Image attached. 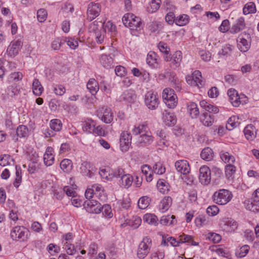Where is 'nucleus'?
<instances>
[{
    "label": "nucleus",
    "instance_id": "obj_1",
    "mask_svg": "<svg viewBox=\"0 0 259 259\" xmlns=\"http://www.w3.org/2000/svg\"><path fill=\"white\" fill-rule=\"evenodd\" d=\"M122 22L124 25L129 28L134 34V31H139L142 28L141 18L132 13H127L122 17Z\"/></svg>",
    "mask_w": 259,
    "mask_h": 259
},
{
    "label": "nucleus",
    "instance_id": "obj_2",
    "mask_svg": "<svg viewBox=\"0 0 259 259\" xmlns=\"http://www.w3.org/2000/svg\"><path fill=\"white\" fill-rule=\"evenodd\" d=\"M84 195L87 199H91L94 196L101 201H105L107 199V195L105 192L103 187L99 184H94L91 187H89L85 191Z\"/></svg>",
    "mask_w": 259,
    "mask_h": 259
},
{
    "label": "nucleus",
    "instance_id": "obj_3",
    "mask_svg": "<svg viewBox=\"0 0 259 259\" xmlns=\"http://www.w3.org/2000/svg\"><path fill=\"white\" fill-rule=\"evenodd\" d=\"M168 242H169L171 246L175 247L179 246L180 244L183 243H188L189 244H191L193 246H197L198 245V243L194 241L191 236L185 235L184 234L180 235L178 239H176L172 237H168L167 238H163L161 244L166 245H167Z\"/></svg>",
    "mask_w": 259,
    "mask_h": 259
},
{
    "label": "nucleus",
    "instance_id": "obj_4",
    "mask_svg": "<svg viewBox=\"0 0 259 259\" xmlns=\"http://www.w3.org/2000/svg\"><path fill=\"white\" fill-rule=\"evenodd\" d=\"M232 192L226 189H220L213 195V201L219 205H225L232 199Z\"/></svg>",
    "mask_w": 259,
    "mask_h": 259
},
{
    "label": "nucleus",
    "instance_id": "obj_5",
    "mask_svg": "<svg viewBox=\"0 0 259 259\" xmlns=\"http://www.w3.org/2000/svg\"><path fill=\"white\" fill-rule=\"evenodd\" d=\"M145 106L150 110H154L157 108L159 104V97L157 93L149 91L144 96Z\"/></svg>",
    "mask_w": 259,
    "mask_h": 259
},
{
    "label": "nucleus",
    "instance_id": "obj_6",
    "mask_svg": "<svg viewBox=\"0 0 259 259\" xmlns=\"http://www.w3.org/2000/svg\"><path fill=\"white\" fill-rule=\"evenodd\" d=\"M30 235L29 230L25 227L17 226L12 228L10 232V236L13 240H20L25 241Z\"/></svg>",
    "mask_w": 259,
    "mask_h": 259
},
{
    "label": "nucleus",
    "instance_id": "obj_7",
    "mask_svg": "<svg viewBox=\"0 0 259 259\" xmlns=\"http://www.w3.org/2000/svg\"><path fill=\"white\" fill-rule=\"evenodd\" d=\"M162 99L167 107L175 108L178 104V98L174 91L169 88L165 89L162 92Z\"/></svg>",
    "mask_w": 259,
    "mask_h": 259
},
{
    "label": "nucleus",
    "instance_id": "obj_8",
    "mask_svg": "<svg viewBox=\"0 0 259 259\" xmlns=\"http://www.w3.org/2000/svg\"><path fill=\"white\" fill-rule=\"evenodd\" d=\"M151 245V239L148 236L144 237L138 246L137 256L139 258L144 259L149 253Z\"/></svg>",
    "mask_w": 259,
    "mask_h": 259
},
{
    "label": "nucleus",
    "instance_id": "obj_9",
    "mask_svg": "<svg viewBox=\"0 0 259 259\" xmlns=\"http://www.w3.org/2000/svg\"><path fill=\"white\" fill-rule=\"evenodd\" d=\"M229 100L234 107H238L240 104H246L248 99L244 95L239 96L236 90L234 89H230L227 92Z\"/></svg>",
    "mask_w": 259,
    "mask_h": 259
},
{
    "label": "nucleus",
    "instance_id": "obj_10",
    "mask_svg": "<svg viewBox=\"0 0 259 259\" xmlns=\"http://www.w3.org/2000/svg\"><path fill=\"white\" fill-rule=\"evenodd\" d=\"M237 47L242 52H246L250 48L251 38L249 33L240 34L237 38Z\"/></svg>",
    "mask_w": 259,
    "mask_h": 259
},
{
    "label": "nucleus",
    "instance_id": "obj_11",
    "mask_svg": "<svg viewBox=\"0 0 259 259\" xmlns=\"http://www.w3.org/2000/svg\"><path fill=\"white\" fill-rule=\"evenodd\" d=\"M97 114L98 117L106 123H111L114 118L113 112L107 106L99 109L97 111Z\"/></svg>",
    "mask_w": 259,
    "mask_h": 259
},
{
    "label": "nucleus",
    "instance_id": "obj_12",
    "mask_svg": "<svg viewBox=\"0 0 259 259\" xmlns=\"http://www.w3.org/2000/svg\"><path fill=\"white\" fill-rule=\"evenodd\" d=\"M191 78L192 79L186 78L187 82L191 85L195 86L200 89L204 85V81L202 79L201 73L200 71H194L192 74Z\"/></svg>",
    "mask_w": 259,
    "mask_h": 259
},
{
    "label": "nucleus",
    "instance_id": "obj_13",
    "mask_svg": "<svg viewBox=\"0 0 259 259\" xmlns=\"http://www.w3.org/2000/svg\"><path fill=\"white\" fill-rule=\"evenodd\" d=\"M220 226L223 231L226 232H232L237 228L238 224L234 220L225 218L220 221Z\"/></svg>",
    "mask_w": 259,
    "mask_h": 259
},
{
    "label": "nucleus",
    "instance_id": "obj_14",
    "mask_svg": "<svg viewBox=\"0 0 259 259\" xmlns=\"http://www.w3.org/2000/svg\"><path fill=\"white\" fill-rule=\"evenodd\" d=\"M199 182L203 185H208L211 180L210 169L207 166L203 165L199 169Z\"/></svg>",
    "mask_w": 259,
    "mask_h": 259
},
{
    "label": "nucleus",
    "instance_id": "obj_15",
    "mask_svg": "<svg viewBox=\"0 0 259 259\" xmlns=\"http://www.w3.org/2000/svg\"><path fill=\"white\" fill-rule=\"evenodd\" d=\"M84 207L91 213H99L101 212V204L95 200H88L84 202Z\"/></svg>",
    "mask_w": 259,
    "mask_h": 259
},
{
    "label": "nucleus",
    "instance_id": "obj_16",
    "mask_svg": "<svg viewBox=\"0 0 259 259\" xmlns=\"http://www.w3.org/2000/svg\"><path fill=\"white\" fill-rule=\"evenodd\" d=\"M146 63L152 69H158L160 67V58L154 52H149L146 58Z\"/></svg>",
    "mask_w": 259,
    "mask_h": 259
},
{
    "label": "nucleus",
    "instance_id": "obj_17",
    "mask_svg": "<svg viewBox=\"0 0 259 259\" xmlns=\"http://www.w3.org/2000/svg\"><path fill=\"white\" fill-rule=\"evenodd\" d=\"M101 6L99 3H91L88 8V19L92 21L98 17L101 12Z\"/></svg>",
    "mask_w": 259,
    "mask_h": 259
},
{
    "label": "nucleus",
    "instance_id": "obj_18",
    "mask_svg": "<svg viewBox=\"0 0 259 259\" xmlns=\"http://www.w3.org/2000/svg\"><path fill=\"white\" fill-rule=\"evenodd\" d=\"M132 136L127 132H123L120 135V147L121 150L123 152L127 151L131 145Z\"/></svg>",
    "mask_w": 259,
    "mask_h": 259
},
{
    "label": "nucleus",
    "instance_id": "obj_19",
    "mask_svg": "<svg viewBox=\"0 0 259 259\" xmlns=\"http://www.w3.org/2000/svg\"><path fill=\"white\" fill-rule=\"evenodd\" d=\"M22 45L23 43L20 39L12 41L7 50L8 55L10 57L15 56L18 54Z\"/></svg>",
    "mask_w": 259,
    "mask_h": 259
},
{
    "label": "nucleus",
    "instance_id": "obj_20",
    "mask_svg": "<svg viewBox=\"0 0 259 259\" xmlns=\"http://www.w3.org/2000/svg\"><path fill=\"white\" fill-rule=\"evenodd\" d=\"M136 99V96L132 90L124 91L119 97L120 102L124 104L133 103Z\"/></svg>",
    "mask_w": 259,
    "mask_h": 259
},
{
    "label": "nucleus",
    "instance_id": "obj_21",
    "mask_svg": "<svg viewBox=\"0 0 259 259\" xmlns=\"http://www.w3.org/2000/svg\"><path fill=\"white\" fill-rule=\"evenodd\" d=\"M175 166L177 170L183 175H187L190 171L189 164L186 160H177Z\"/></svg>",
    "mask_w": 259,
    "mask_h": 259
},
{
    "label": "nucleus",
    "instance_id": "obj_22",
    "mask_svg": "<svg viewBox=\"0 0 259 259\" xmlns=\"http://www.w3.org/2000/svg\"><path fill=\"white\" fill-rule=\"evenodd\" d=\"M156 136L157 137V144L159 146L164 147L170 145L168 136L164 131H157Z\"/></svg>",
    "mask_w": 259,
    "mask_h": 259
},
{
    "label": "nucleus",
    "instance_id": "obj_23",
    "mask_svg": "<svg viewBox=\"0 0 259 259\" xmlns=\"http://www.w3.org/2000/svg\"><path fill=\"white\" fill-rule=\"evenodd\" d=\"M44 162L47 166L53 164L55 160L54 149L51 147H48L44 155Z\"/></svg>",
    "mask_w": 259,
    "mask_h": 259
},
{
    "label": "nucleus",
    "instance_id": "obj_24",
    "mask_svg": "<svg viewBox=\"0 0 259 259\" xmlns=\"http://www.w3.org/2000/svg\"><path fill=\"white\" fill-rule=\"evenodd\" d=\"M79 169L80 172L83 176L91 178L94 175V173L92 171L93 166L89 162L83 161L80 165Z\"/></svg>",
    "mask_w": 259,
    "mask_h": 259
},
{
    "label": "nucleus",
    "instance_id": "obj_25",
    "mask_svg": "<svg viewBox=\"0 0 259 259\" xmlns=\"http://www.w3.org/2000/svg\"><path fill=\"white\" fill-rule=\"evenodd\" d=\"M182 59V53L181 51L176 52L171 56L170 66L173 69H177L181 65Z\"/></svg>",
    "mask_w": 259,
    "mask_h": 259
},
{
    "label": "nucleus",
    "instance_id": "obj_26",
    "mask_svg": "<svg viewBox=\"0 0 259 259\" xmlns=\"http://www.w3.org/2000/svg\"><path fill=\"white\" fill-rule=\"evenodd\" d=\"M244 134L247 140L252 141L256 138V129L253 125L248 124L244 129Z\"/></svg>",
    "mask_w": 259,
    "mask_h": 259
},
{
    "label": "nucleus",
    "instance_id": "obj_27",
    "mask_svg": "<svg viewBox=\"0 0 259 259\" xmlns=\"http://www.w3.org/2000/svg\"><path fill=\"white\" fill-rule=\"evenodd\" d=\"M245 27V20L243 17L238 18L235 23L230 29V32L233 34L237 33L244 29Z\"/></svg>",
    "mask_w": 259,
    "mask_h": 259
},
{
    "label": "nucleus",
    "instance_id": "obj_28",
    "mask_svg": "<svg viewBox=\"0 0 259 259\" xmlns=\"http://www.w3.org/2000/svg\"><path fill=\"white\" fill-rule=\"evenodd\" d=\"M134 182V177L131 174H126L119 180L120 186L124 188L128 189Z\"/></svg>",
    "mask_w": 259,
    "mask_h": 259
},
{
    "label": "nucleus",
    "instance_id": "obj_29",
    "mask_svg": "<svg viewBox=\"0 0 259 259\" xmlns=\"http://www.w3.org/2000/svg\"><path fill=\"white\" fill-rule=\"evenodd\" d=\"M187 111L192 118H197L199 114V110L197 105L193 102L187 103Z\"/></svg>",
    "mask_w": 259,
    "mask_h": 259
},
{
    "label": "nucleus",
    "instance_id": "obj_30",
    "mask_svg": "<svg viewBox=\"0 0 259 259\" xmlns=\"http://www.w3.org/2000/svg\"><path fill=\"white\" fill-rule=\"evenodd\" d=\"M163 115V120L166 125L170 126L176 123L177 119L173 113L165 111Z\"/></svg>",
    "mask_w": 259,
    "mask_h": 259
},
{
    "label": "nucleus",
    "instance_id": "obj_31",
    "mask_svg": "<svg viewBox=\"0 0 259 259\" xmlns=\"http://www.w3.org/2000/svg\"><path fill=\"white\" fill-rule=\"evenodd\" d=\"M96 123L95 121L91 119H87L84 120L82 124V128L84 132L92 134Z\"/></svg>",
    "mask_w": 259,
    "mask_h": 259
},
{
    "label": "nucleus",
    "instance_id": "obj_32",
    "mask_svg": "<svg viewBox=\"0 0 259 259\" xmlns=\"http://www.w3.org/2000/svg\"><path fill=\"white\" fill-rule=\"evenodd\" d=\"M112 58L106 54H102L100 58V64L106 68H110L113 65Z\"/></svg>",
    "mask_w": 259,
    "mask_h": 259
},
{
    "label": "nucleus",
    "instance_id": "obj_33",
    "mask_svg": "<svg viewBox=\"0 0 259 259\" xmlns=\"http://www.w3.org/2000/svg\"><path fill=\"white\" fill-rule=\"evenodd\" d=\"M222 160L227 164H234L235 162V158L233 155L228 152L222 151L220 153Z\"/></svg>",
    "mask_w": 259,
    "mask_h": 259
},
{
    "label": "nucleus",
    "instance_id": "obj_34",
    "mask_svg": "<svg viewBox=\"0 0 259 259\" xmlns=\"http://www.w3.org/2000/svg\"><path fill=\"white\" fill-rule=\"evenodd\" d=\"M200 106L209 112L216 114L219 112V109L218 107L209 104L205 100L201 101L200 102Z\"/></svg>",
    "mask_w": 259,
    "mask_h": 259
},
{
    "label": "nucleus",
    "instance_id": "obj_35",
    "mask_svg": "<svg viewBox=\"0 0 259 259\" xmlns=\"http://www.w3.org/2000/svg\"><path fill=\"white\" fill-rule=\"evenodd\" d=\"M87 88L93 95L96 94L99 89V84L94 78L90 79L87 84Z\"/></svg>",
    "mask_w": 259,
    "mask_h": 259
},
{
    "label": "nucleus",
    "instance_id": "obj_36",
    "mask_svg": "<svg viewBox=\"0 0 259 259\" xmlns=\"http://www.w3.org/2000/svg\"><path fill=\"white\" fill-rule=\"evenodd\" d=\"M172 203V199L169 196L164 197L159 204V209L162 212L168 210Z\"/></svg>",
    "mask_w": 259,
    "mask_h": 259
},
{
    "label": "nucleus",
    "instance_id": "obj_37",
    "mask_svg": "<svg viewBox=\"0 0 259 259\" xmlns=\"http://www.w3.org/2000/svg\"><path fill=\"white\" fill-rule=\"evenodd\" d=\"M104 27V24L101 21H95L91 23L89 26V31L93 33H96L98 31L103 30Z\"/></svg>",
    "mask_w": 259,
    "mask_h": 259
},
{
    "label": "nucleus",
    "instance_id": "obj_38",
    "mask_svg": "<svg viewBox=\"0 0 259 259\" xmlns=\"http://www.w3.org/2000/svg\"><path fill=\"white\" fill-rule=\"evenodd\" d=\"M176 223L177 220L175 217L173 215L162 216L160 220V223L165 226L174 225Z\"/></svg>",
    "mask_w": 259,
    "mask_h": 259
},
{
    "label": "nucleus",
    "instance_id": "obj_39",
    "mask_svg": "<svg viewBox=\"0 0 259 259\" xmlns=\"http://www.w3.org/2000/svg\"><path fill=\"white\" fill-rule=\"evenodd\" d=\"M161 4V0H151L147 7V10L150 13H154L159 9Z\"/></svg>",
    "mask_w": 259,
    "mask_h": 259
},
{
    "label": "nucleus",
    "instance_id": "obj_40",
    "mask_svg": "<svg viewBox=\"0 0 259 259\" xmlns=\"http://www.w3.org/2000/svg\"><path fill=\"white\" fill-rule=\"evenodd\" d=\"M157 187L158 191L162 193L166 194L169 191V184L164 180H159L157 182Z\"/></svg>",
    "mask_w": 259,
    "mask_h": 259
},
{
    "label": "nucleus",
    "instance_id": "obj_41",
    "mask_svg": "<svg viewBox=\"0 0 259 259\" xmlns=\"http://www.w3.org/2000/svg\"><path fill=\"white\" fill-rule=\"evenodd\" d=\"M200 119L202 124L206 126L212 125L214 121L213 116L207 113L202 114Z\"/></svg>",
    "mask_w": 259,
    "mask_h": 259
},
{
    "label": "nucleus",
    "instance_id": "obj_42",
    "mask_svg": "<svg viewBox=\"0 0 259 259\" xmlns=\"http://www.w3.org/2000/svg\"><path fill=\"white\" fill-rule=\"evenodd\" d=\"M256 12V6L253 2H248L243 7V13L245 15L250 14H254Z\"/></svg>",
    "mask_w": 259,
    "mask_h": 259
},
{
    "label": "nucleus",
    "instance_id": "obj_43",
    "mask_svg": "<svg viewBox=\"0 0 259 259\" xmlns=\"http://www.w3.org/2000/svg\"><path fill=\"white\" fill-rule=\"evenodd\" d=\"M153 141V137L149 134H142L138 138V142L142 145L150 144Z\"/></svg>",
    "mask_w": 259,
    "mask_h": 259
},
{
    "label": "nucleus",
    "instance_id": "obj_44",
    "mask_svg": "<svg viewBox=\"0 0 259 259\" xmlns=\"http://www.w3.org/2000/svg\"><path fill=\"white\" fill-rule=\"evenodd\" d=\"M147 125L145 123L136 124L132 130V132L134 135L143 134L147 131Z\"/></svg>",
    "mask_w": 259,
    "mask_h": 259
},
{
    "label": "nucleus",
    "instance_id": "obj_45",
    "mask_svg": "<svg viewBox=\"0 0 259 259\" xmlns=\"http://www.w3.org/2000/svg\"><path fill=\"white\" fill-rule=\"evenodd\" d=\"M32 91L33 93L37 96L41 95L44 88L38 79L35 78L32 83Z\"/></svg>",
    "mask_w": 259,
    "mask_h": 259
},
{
    "label": "nucleus",
    "instance_id": "obj_46",
    "mask_svg": "<svg viewBox=\"0 0 259 259\" xmlns=\"http://www.w3.org/2000/svg\"><path fill=\"white\" fill-rule=\"evenodd\" d=\"M143 220L144 222L149 225L156 226L158 224V218L153 214L146 213L144 214Z\"/></svg>",
    "mask_w": 259,
    "mask_h": 259
},
{
    "label": "nucleus",
    "instance_id": "obj_47",
    "mask_svg": "<svg viewBox=\"0 0 259 259\" xmlns=\"http://www.w3.org/2000/svg\"><path fill=\"white\" fill-rule=\"evenodd\" d=\"M233 50V47L227 44L223 46L222 49L219 52L218 54L220 57H227L230 56Z\"/></svg>",
    "mask_w": 259,
    "mask_h": 259
},
{
    "label": "nucleus",
    "instance_id": "obj_48",
    "mask_svg": "<svg viewBox=\"0 0 259 259\" xmlns=\"http://www.w3.org/2000/svg\"><path fill=\"white\" fill-rule=\"evenodd\" d=\"M60 168L65 172H69L72 168V162L69 159H64L60 164Z\"/></svg>",
    "mask_w": 259,
    "mask_h": 259
},
{
    "label": "nucleus",
    "instance_id": "obj_49",
    "mask_svg": "<svg viewBox=\"0 0 259 259\" xmlns=\"http://www.w3.org/2000/svg\"><path fill=\"white\" fill-rule=\"evenodd\" d=\"M200 156L203 160L206 161H210L213 159V152L211 148L207 147L203 149Z\"/></svg>",
    "mask_w": 259,
    "mask_h": 259
},
{
    "label": "nucleus",
    "instance_id": "obj_50",
    "mask_svg": "<svg viewBox=\"0 0 259 259\" xmlns=\"http://www.w3.org/2000/svg\"><path fill=\"white\" fill-rule=\"evenodd\" d=\"M15 178L13 183L14 187L18 188L22 182L21 168L19 166H15Z\"/></svg>",
    "mask_w": 259,
    "mask_h": 259
},
{
    "label": "nucleus",
    "instance_id": "obj_51",
    "mask_svg": "<svg viewBox=\"0 0 259 259\" xmlns=\"http://www.w3.org/2000/svg\"><path fill=\"white\" fill-rule=\"evenodd\" d=\"M50 127L51 129L55 132H59L62 127V123L59 119H53L50 122Z\"/></svg>",
    "mask_w": 259,
    "mask_h": 259
},
{
    "label": "nucleus",
    "instance_id": "obj_52",
    "mask_svg": "<svg viewBox=\"0 0 259 259\" xmlns=\"http://www.w3.org/2000/svg\"><path fill=\"white\" fill-rule=\"evenodd\" d=\"M16 134L20 138H26L29 135L28 128L26 125H20L17 128Z\"/></svg>",
    "mask_w": 259,
    "mask_h": 259
},
{
    "label": "nucleus",
    "instance_id": "obj_53",
    "mask_svg": "<svg viewBox=\"0 0 259 259\" xmlns=\"http://www.w3.org/2000/svg\"><path fill=\"white\" fill-rule=\"evenodd\" d=\"M14 163V160L10 155L4 154L0 156V165L5 166Z\"/></svg>",
    "mask_w": 259,
    "mask_h": 259
},
{
    "label": "nucleus",
    "instance_id": "obj_54",
    "mask_svg": "<svg viewBox=\"0 0 259 259\" xmlns=\"http://www.w3.org/2000/svg\"><path fill=\"white\" fill-rule=\"evenodd\" d=\"M189 21V17L186 14L179 15L175 18V23L176 25L183 26L186 25Z\"/></svg>",
    "mask_w": 259,
    "mask_h": 259
},
{
    "label": "nucleus",
    "instance_id": "obj_55",
    "mask_svg": "<svg viewBox=\"0 0 259 259\" xmlns=\"http://www.w3.org/2000/svg\"><path fill=\"white\" fill-rule=\"evenodd\" d=\"M141 171L145 175L146 181L148 182H150L152 180L153 174L151 168L148 165H144L141 167Z\"/></svg>",
    "mask_w": 259,
    "mask_h": 259
},
{
    "label": "nucleus",
    "instance_id": "obj_56",
    "mask_svg": "<svg viewBox=\"0 0 259 259\" xmlns=\"http://www.w3.org/2000/svg\"><path fill=\"white\" fill-rule=\"evenodd\" d=\"M250 247L248 245H244L236 251V255L238 257H244L248 253Z\"/></svg>",
    "mask_w": 259,
    "mask_h": 259
},
{
    "label": "nucleus",
    "instance_id": "obj_57",
    "mask_svg": "<svg viewBox=\"0 0 259 259\" xmlns=\"http://www.w3.org/2000/svg\"><path fill=\"white\" fill-rule=\"evenodd\" d=\"M150 199L147 196L141 197L138 202V205L139 208L144 209L146 208L149 205Z\"/></svg>",
    "mask_w": 259,
    "mask_h": 259
},
{
    "label": "nucleus",
    "instance_id": "obj_58",
    "mask_svg": "<svg viewBox=\"0 0 259 259\" xmlns=\"http://www.w3.org/2000/svg\"><path fill=\"white\" fill-rule=\"evenodd\" d=\"M212 250L220 256L228 258L230 256L229 252L227 249L221 248L219 246H215Z\"/></svg>",
    "mask_w": 259,
    "mask_h": 259
},
{
    "label": "nucleus",
    "instance_id": "obj_59",
    "mask_svg": "<svg viewBox=\"0 0 259 259\" xmlns=\"http://www.w3.org/2000/svg\"><path fill=\"white\" fill-rule=\"evenodd\" d=\"M99 175L102 179L106 181H112V172H110L106 168H100L99 171Z\"/></svg>",
    "mask_w": 259,
    "mask_h": 259
},
{
    "label": "nucleus",
    "instance_id": "obj_60",
    "mask_svg": "<svg viewBox=\"0 0 259 259\" xmlns=\"http://www.w3.org/2000/svg\"><path fill=\"white\" fill-rule=\"evenodd\" d=\"M103 29L105 30V32L106 31H108L111 33V35L112 36L115 34L116 30V26L110 21H108L106 23L104 24Z\"/></svg>",
    "mask_w": 259,
    "mask_h": 259
},
{
    "label": "nucleus",
    "instance_id": "obj_61",
    "mask_svg": "<svg viewBox=\"0 0 259 259\" xmlns=\"http://www.w3.org/2000/svg\"><path fill=\"white\" fill-rule=\"evenodd\" d=\"M23 77V74L21 72H14L11 73L9 77V79L10 81L18 82L22 80Z\"/></svg>",
    "mask_w": 259,
    "mask_h": 259
},
{
    "label": "nucleus",
    "instance_id": "obj_62",
    "mask_svg": "<svg viewBox=\"0 0 259 259\" xmlns=\"http://www.w3.org/2000/svg\"><path fill=\"white\" fill-rule=\"evenodd\" d=\"M105 34V30L103 29L99 31H98L97 32L93 34L95 36V39L97 43L98 44H103L104 40Z\"/></svg>",
    "mask_w": 259,
    "mask_h": 259
},
{
    "label": "nucleus",
    "instance_id": "obj_63",
    "mask_svg": "<svg viewBox=\"0 0 259 259\" xmlns=\"http://www.w3.org/2000/svg\"><path fill=\"white\" fill-rule=\"evenodd\" d=\"M236 167L233 164H227L225 166V174L227 177L230 178L236 172Z\"/></svg>",
    "mask_w": 259,
    "mask_h": 259
},
{
    "label": "nucleus",
    "instance_id": "obj_64",
    "mask_svg": "<svg viewBox=\"0 0 259 259\" xmlns=\"http://www.w3.org/2000/svg\"><path fill=\"white\" fill-rule=\"evenodd\" d=\"M256 200L253 199L252 202L248 203L246 205L247 209L253 212L259 211V201H255Z\"/></svg>",
    "mask_w": 259,
    "mask_h": 259
}]
</instances>
